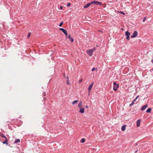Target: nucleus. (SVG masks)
Returning <instances> with one entry per match:
<instances>
[{
	"label": "nucleus",
	"mask_w": 153,
	"mask_h": 153,
	"mask_svg": "<svg viewBox=\"0 0 153 153\" xmlns=\"http://www.w3.org/2000/svg\"><path fill=\"white\" fill-rule=\"evenodd\" d=\"M92 4H94L97 5H102V4L101 2L95 1H91Z\"/></svg>",
	"instance_id": "nucleus-1"
},
{
	"label": "nucleus",
	"mask_w": 153,
	"mask_h": 153,
	"mask_svg": "<svg viewBox=\"0 0 153 153\" xmlns=\"http://www.w3.org/2000/svg\"><path fill=\"white\" fill-rule=\"evenodd\" d=\"M93 82H92L89 86L88 88V94H90L92 88H93Z\"/></svg>",
	"instance_id": "nucleus-2"
},
{
	"label": "nucleus",
	"mask_w": 153,
	"mask_h": 153,
	"mask_svg": "<svg viewBox=\"0 0 153 153\" xmlns=\"http://www.w3.org/2000/svg\"><path fill=\"white\" fill-rule=\"evenodd\" d=\"M87 53L90 56H91L93 54V51L92 50L90 49L88 50L87 51Z\"/></svg>",
	"instance_id": "nucleus-3"
},
{
	"label": "nucleus",
	"mask_w": 153,
	"mask_h": 153,
	"mask_svg": "<svg viewBox=\"0 0 153 153\" xmlns=\"http://www.w3.org/2000/svg\"><path fill=\"white\" fill-rule=\"evenodd\" d=\"M137 31H134V32L133 33L132 35L131 36V38L135 37L137 35Z\"/></svg>",
	"instance_id": "nucleus-4"
},
{
	"label": "nucleus",
	"mask_w": 153,
	"mask_h": 153,
	"mask_svg": "<svg viewBox=\"0 0 153 153\" xmlns=\"http://www.w3.org/2000/svg\"><path fill=\"white\" fill-rule=\"evenodd\" d=\"M148 105L147 104H146L145 105L143 106L141 108V110L142 111L144 110H145L146 108L148 107Z\"/></svg>",
	"instance_id": "nucleus-5"
},
{
	"label": "nucleus",
	"mask_w": 153,
	"mask_h": 153,
	"mask_svg": "<svg viewBox=\"0 0 153 153\" xmlns=\"http://www.w3.org/2000/svg\"><path fill=\"white\" fill-rule=\"evenodd\" d=\"M92 4L91 1L90 2V3H88L87 4H86L84 7V8H86L89 6H90V5Z\"/></svg>",
	"instance_id": "nucleus-6"
},
{
	"label": "nucleus",
	"mask_w": 153,
	"mask_h": 153,
	"mask_svg": "<svg viewBox=\"0 0 153 153\" xmlns=\"http://www.w3.org/2000/svg\"><path fill=\"white\" fill-rule=\"evenodd\" d=\"M59 30L62 31L65 34H66L67 30L62 28H60Z\"/></svg>",
	"instance_id": "nucleus-7"
},
{
	"label": "nucleus",
	"mask_w": 153,
	"mask_h": 153,
	"mask_svg": "<svg viewBox=\"0 0 153 153\" xmlns=\"http://www.w3.org/2000/svg\"><path fill=\"white\" fill-rule=\"evenodd\" d=\"M80 110H79V112L81 113H84V108H80Z\"/></svg>",
	"instance_id": "nucleus-8"
},
{
	"label": "nucleus",
	"mask_w": 153,
	"mask_h": 153,
	"mask_svg": "<svg viewBox=\"0 0 153 153\" xmlns=\"http://www.w3.org/2000/svg\"><path fill=\"white\" fill-rule=\"evenodd\" d=\"M119 85L117 84L116 86H114L113 87V90L114 91H116L117 90V88L119 87Z\"/></svg>",
	"instance_id": "nucleus-9"
},
{
	"label": "nucleus",
	"mask_w": 153,
	"mask_h": 153,
	"mask_svg": "<svg viewBox=\"0 0 153 153\" xmlns=\"http://www.w3.org/2000/svg\"><path fill=\"white\" fill-rule=\"evenodd\" d=\"M140 120H138L137 121V127H139L140 125Z\"/></svg>",
	"instance_id": "nucleus-10"
},
{
	"label": "nucleus",
	"mask_w": 153,
	"mask_h": 153,
	"mask_svg": "<svg viewBox=\"0 0 153 153\" xmlns=\"http://www.w3.org/2000/svg\"><path fill=\"white\" fill-rule=\"evenodd\" d=\"M68 39H70V40L71 42H73L74 41L73 39L71 37V35H69L68 37Z\"/></svg>",
	"instance_id": "nucleus-11"
},
{
	"label": "nucleus",
	"mask_w": 153,
	"mask_h": 153,
	"mask_svg": "<svg viewBox=\"0 0 153 153\" xmlns=\"http://www.w3.org/2000/svg\"><path fill=\"white\" fill-rule=\"evenodd\" d=\"M126 129V125H123L122 126L121 128V130L122 131H124Z\"/></svg>",
	"instance_id": "nucleus-12"
},
{
	"label": "nucleus",
	"mask_w": 153,
	"mask_h": 153,
	"mask_svg": "<svg viewBox=\"0 0 153 153\" xmlns=\"http://www.w3.org/2000/svg\"><path fill=\"white\" fill-rule=\"evenodd\" d=\"M82 106V102L81 101L79 103L78 105V107L79 108H81Z\"/></svg>",
	"instance_id": "nucleus-13"
},
{
	"label": "nucleus",
	"mask_w": 153,
	"mask_h": 153,
	"mask_svg": "<svg viewBox=\"0 0 153 153\" xmlns=\"http://www.w3.org/2000/svg\"><path fill=\"white\" fill-rule=\"evenodd\" d=\"M3 143L4 144H6L7 145H8V143L7 142V139H5V140L3 142Z\"/></svg>",
	"instance_id": "nucleus-14"
},
{
	"label": "nucleus",
	"mask_w": 153,
	"mask_h": 153,
	"mask_svg": "<svg viewBox=\"0 0 153 153\" xmlns=\"http://www.w3.org/2000/svg\"><path fill=\"white\" fill-rule=\"evenodd\" d=\"M126 35V36H130V33L128 31H127L125 33Z\"/></svg>",
	"instance_id": "nucleus-15"
},
{
	"label": "nucleus",
	"mask_w": 153,
	"mask_h": 153,
	"mask_svg": "<svg viewBox=\"0 0 153 153\" xmlns=\"http://www.w3.org/2000/svg\"><path fill=\"white\" fill-rule=\"evenodd\" d=\"M20 139H18L15 140V141H14V143H18L20 142Z\"/></svg>",
	"instance_id": "nucleus-16"
},
{
	"label": "nucleus",
	"mask_w": 153,
	"mask_h": 153,
	"mask_svg": "<svg viewBox=\"0 0 153 153\" xmlns=\"http://www.w3.org/2000/svg\"><path fill=\"white\" fill-rule=\"evenodd\" d=\"M151 108H149L146 110V112L147 113H149L151 111Z\"/></svg>",
	"instance_id": "nucleus-17"
},
{
	"label": "nucleus",
	"mask_w": 153,
	"mask_h": 153,
	"mask_svg": "<svg viewBox=\"0 0 153 153\" xmlns=\"http://www.w3.org/2000/svg\"><path fill=\"white\" fill-rule=\"evenodd\" d=\"M0 136L4 138L5 139H7L6 137L4 135H3V134H1Z\"/></svg>",
	"instance_id": "nucleus-18"
},
{
	"label": "nucleus",
	"mask_w": 153,
	"mask_h": 153,
	"mask_svg": "<svg viewBox=\"0 0 153 153\" xmlns=\"http://www.w3.org/2000/svg\"><path fill=\"white\" fill-rule=\"evenodd\" d=\"M78 101V100H76L72 102V104L74 105L75 104L77 103Z\"/></svg>",
	"instance_id": "nucleus-19"
},
{
	"label": "nucleus",
	"mask_w": 153,
	"mask_h": 153,
	"mask_svg": "<svg viewBox=\"0 0 153 153\" xmlns=\"http://www.w3.org/2000/svg\"><path fill=\"white\" fill-rule=\"evenodd\" d=\"M85 139L84 138H82L81 140V142H82V143H84L85 142Z\"/></svg>",
	"instance_id": "nucleus-20"
},
{
	"label": "nucleus",
	"mask_w": 153,
	"mask_h": 153,
	"mask_svg": "<svg viewBox=\"0 0 153 153\" xmlns=\"http://www.w3.org/2000/svg\"><path fill=\"white\" fill-rule=\"evenodd\" d=\"M63 22H61L59 24V27H61L62 26V25H63Z\"/></svg>",
	"instance_id": "nucleus-21"
},
{
	"label": "nucleus",
	"mask_w": 153,
	"mask_h": 153,
	"mask_svg": "<svg viewBox=\"0 0 153 153\" xmlns=\"http://www.w3.org/2000/svg\"><path fill=\"white\" fill-rule=\"evenodd\" d=\"M113 84L114 85V86H117V83L115 82H113Z\"/></svg>",
	"instance_id": "nucleus-22"
},
{
	"label": "nucleus",
	"mask_w": 153,
	"mask_h": 153,
	"mask_svg": "<svg viewBox=\"0 0 153 153\" xmlns=\"http://www.w3.org/2000/svg\"><path fill=\"white\" fill-rule=\"evenodd\" d=\"M134 101H132L130 105L129 106H131L132 105H134Z\"/></svg>",
	"instance_id": "nucleus-23"
},
{
	"label": "nucleus",
	"mask_w": 153,
	"mask_h": 153,
	"mask_svg": "<svg viewBox=\"0 0 153 153\" xmlns=\"http://www.w3.org/2000/svg\"><path fill=\"white\" fill-rule=\"evenodd\" d=\"M67 84L68 85H70V83L69 82V80H67Z\"/></svg>",
	"instance_id": "nucleus-24"
},
{
	"label": "nucleus",
	"mask_w": 153,
	"mask_h": 153,
	"mask_svg": "<svg viewBox=\"0 0 153 153\" xmlns=\"http://www.w3.org/2000/svg\"><path fill=\"white\" fill-rule=\"evenodd\" d=\"M71 4V3H68L67 4V7H69V6H70Z\"/></svg>",
	"instance_id": "nucleus-25"
},
{
	"label": "nucleus",
	"mask_w": 153,
	"mask_h": 153,
	"mask_svg": "<svg viewBox=\"0 0 153 153\" xmlns=\"http://www.w3.org/2000/svg\"><path fill=\"white\" fill-rule=\"evenodd\" d=\"M93 51V52L94 51L96 50V48H93L92 49H91Z\"/></svg>",
	"instance_id": "nucleus-26"
},
{
	"label": "nucleus",
	"mask_w": 153,
	"mask_h": 153,
	"mask_svg": "<svg viewBox=\"0 0 153 153\" xmlns=\"http://www.w3.org/2000/svg\"><path fill=\"white\" fill-rule=\"evenodd\" d=\"M126 39L127 40H128L129 39V36H126Z\"/></svg>",
	"instance_id": "nucleus-27"
},
{
	"label": "nucleus",
	"mask_w": 153,
	"mask_h": 153,
	"mask_svg": "<svg viewBox=\"0 0 153 153\" xmlns=\"http://www.w3.org/2000/svg\"><path fill=\"white\" fill-rule=\"evenodd\" d=\"M30 34H31V33H29L28 34L27 36V38H28L30 36Z\"/></svg>",
	"instance_id": "nucleus-28"
},
{
	"label": "nucleus",
	"mask_w": 153,
	"mask_h": 153,
	"mask_svg": "<svg viewBox=\"0 0 153 153\" xmlns=\"http://www.w3.org/2000/svg\"><path fill=\"white\" fill-rule=\"evenodd\" d=\"M82 79H80L79 80V83H80L82 81Z\"/></svg>",
	"instance_id": "nucleus-29"
},
{
	"label": "nucleus",
	"mask_w": 153,
	"mask_h": 153,
	"mask_svg": "<svg viewBox=\"0 0 153 153\" xmlns=\"http://www.w3.org/2000/svg\"><path fill=\"white\" fill-rule=\"evenodd\" d=\"M146 17H145L144 18V19H143V22H144L145 21V20H146Z\"/></svg>",
	"instance_id": "nucleus-30"
},
{
	"label": "nucleus",
	"mask_w": 153,
	"mask_h": 153,
	"mask_svg": "<svg viewBox=\"0 0 153 153\" xmlns=\"http://www.w3.org/2000/svg\"><path fill=\"white\" fill-rule=\"evenodd\" d=\"M62 8H63V7L62 6H61L60 7V10H62Z\"/></svg>",
	"instance_id": "nucleus-31"
},
{
	"label": "nucleus",
	"mask_w": 153,
	"mask_h": 153,
	"mask_svg": "<svg viewBox=\"0 0 153 153\" xmlns=\"http://www.w3.org/2000/svg\"><path fill=\"white\" fill-rule=\"evenodd\" d=\"M120 13H121V14H123V15H125V13H124V12H123L120 11Z\"/></svg>",
	"instance_id": "nucleus-32"
},
{
	"label": "nucleus",
	"mask_w": 153,
	"mask_h": 153,
	"mask_svg": "<svg viewBox=\"0 0 153 153\" xmlns=\"http://www.w3.org/2000/svg\"><path fill=\"white\" fill-rule=\"evenodd\" d=\"M98 31L101 33H102V31L101 30H98Z\"/></svg>",
	"instance_id": "nucleus-33"
},
{
	"label": "nucleus",
	"mask_w": 153,
	"mask_h": 153,
	"mask_svg": "<svg viewBox=\"0 0 153 153\" xmlns=\"http://www.w3.org/2000/svg\"><path fill=\"white\" fill-rule=\"evenodd\" d=\"M95 68H93L92 69V71H94L95 70Z\"/></svg>",
	"instance_id": "nucleus-34"
},
{
	"label": "nucleus",
	"mask_w": 153,
	"mask_h": 153,
	"mask_svg": "<svg viewBox=\"0 0 153 153\" xmlns=\"http://www.w3.org/2000/svg\"><path fill=\"white\" fill-rule=\"evenodd\" d=\"M139 97V95L137 96L136 97V98H135V99H136V100H137V99Z\"/></svg>",
	"instance_id": "nucleus-35"
},
{
	"label": "nucleus",
	"mask_w": 153,
	"mask_h": 153,
	"mask_svg": "<svg viewBox=\"0 0 153 153\" xmlns=\"http://www.w3.org/2000/svg\"><path fill=\"white\" fill-rule=\"evenodd\" d=\"M45 96V92L44 93V94H43V96Z\"/></svg>",
	"instance_id": "nucleus-36"
},
{
	"label": "nucleus",
	"mask_w": 153,
	"mask_h": 153,
	"mask_svg": "<svg viewBox=\"0 0 153 153\" xmlns=\"http://www.w3.org/2000/svg\"><path fill=\"white\" fill-rule=\"evenodd\" d=\"M66 35V37H67V36H68V33H67V31L66 32V34H65Z\"/></svg>",
	"instance_id": "nucleus-37"
},
{
	"label": "nucleus",
	"mask_w": 153,
	"mask_h": 153,
	"mask_svg": "<svg viewBox=\"0 0 153 153\" xmlns=\"http://www.w3.org/2000/svg\"><path fill=\"white\" fill-rule=\"evenodd\" d=\"M67 80H68V76H67Z\"/></svg>",
	"instance_id": "nucleus-38"
},
{
	"label": "nucleus",
	"mask_w": 153,
	"mask_h": 153,
	"mask_svg": "<svg viewBox=\"0 0 153 153\" xmlns=\"http://www.w3.org/2000/svg\"><path fill=\"white\" fill-rule=\"evenodd\" d=\"M88 106H87V105H86V106H85V108H88Z\"/></svg>",
	"instance_id": "nucleus-39"
},
{
	"label": "nucleus",
	"mask_w": 153,
	"mask_h": 153,
	"mask_svg": "<svg viewBox=\"0 0 153 153\" xmlns=\"http://www.w3.org/2000/svg\"><path fill=\"white\" fill-rule=\"evenodd\" d=\"M151 62L153 64V59L151 60Z\"/></svg>",
	"instance_id": "nucleus-40"
},
{
	"label": "nucleus",
	"mask_w": 153,
	"mask_h": 153,
	"mask_svg": "<svg viewBox=\"0 0 153 153\" xmlns=\"http://www.w3.org/2000/svg\"><path fill=\"white\" fill-rule=\"evenodd\" d=\"M136 100V99H134L133 101H134V102Z\"/></svg>",
	"instance_id": "nucleus-41"
},
{
	"label": "nucleus",
	"mask_w": 153,
	"mask_h": 153,
	"mask_svg": "<svg viewBox=\"0 0 153 153\" xmlns=\"http://www.w3.org/2000/svg\"><path fill=\"white\" fill-rule=\"evenodd\" d=\"M121 29L122 30H123V28H121Z\"/></svg>",
	"instance_id": "nucleus-42"
},
{
	"label": "nucleus",
	"mask_w": 153,
	"mask_h": 153,
	"mask_svg": "<svg viewBox=\"0 0 153 153\" xmlns=\"http://www.w3.org/2000/svg\"><path fill=\"white\" fill-rule=\"evenodd\" d=\"M65 73H64V74H63V75H64V76H65Z\"/></svg>",
	"instance_id": "nucleus-43"
},
{
	"label": "nucleus",
	"mask_w": 153,
	"mask_h": 153,
	"mask_svg": "<svg viewBox=\"0 0 153 153\" xmlns=\"http://www.w3.org/2000/svg\"><path fill=\"white\" fill-rule=\"evenodd\" d=\"M137 150L136 151V152H137Z\"/></svg>",
	"instance_id": "nucleus-44"
},
{
	"label": "nucleus",
	"mask_w": 153,
	"mask_h": 153,
	"mask_svg": "<svg viewBox=\"0 0 153 153\" xmlns=\"http://www.w3.org/2000/svg\"><path fill=\"white\" fill-rule=\"evenodd\" d=\"M152 71H153V69H152Z\"/></svg>",
	"instance_id": "nucleus-45"
},
{
	"label": "nucleus",
	"mask_w": 153,
	"mask_h": 153,
	"mask_svg": "<svg viewBox=\"0 0 153 153\" xmlns=\"http://www.w3.org/2000/svg\"><path fill=\"white\" fill-rule=\"evenodd\" d=\"M152 58H153V57H152Z\"/></svg>",
	"instance_id": "nucleus-46"
}]
</instances>
